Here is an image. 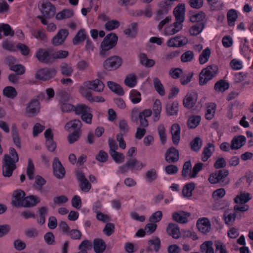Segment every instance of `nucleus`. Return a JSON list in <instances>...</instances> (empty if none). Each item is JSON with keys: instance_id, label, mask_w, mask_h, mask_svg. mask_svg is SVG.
Here are the masks:
<instances>
[{"instance_id": "f257e3e1", "label": "nucleus", "mask_w": 253, "mask_h": 253, "mask_svg": "<svg viewBox=\"0 0 253 253\" xmlns=\"http://www.w3.org/2000/svg\"><path fill=\"white\" fill-rule=\"evenodd\" d=\"M118 36L115 33L108 34L101 43L100 55L105 57L109 55V50L116 45L118 41Z\"/></svg>"}, {"instance_id": "f03ea898", "label": "nucleus", "mask_w": 253, "mask_h": 253, "mask_svg": "<svg viewBox=\"0 0 253 253\" xmlns=\"http://www.w3.org/2000/svg\"><path fill=\"white\" fill-rule=\"evenodd\" d=\"M218 73V68L212 65L204 68L199 74V84L203 85L211 80Z\"/></svg>"}, {"instance_id": "7ed1b4c3", "label": "nucleus", "mask_w": 253, "mask_h": 253, "mask_svg": "<svg viewBox=\"0 0 253 253\" xmlns=\"http://www.w3.org/2000/svg\"><path fill=\"white\" fill-rule=\"evenodd\" d=\"M43 94L42 93L37 96V98L31 100L27 104L25 109V113L28 117H33L40 112V103L38 98L43 97Z\"/></svg>"}, {"instance_id": "20e7f679", "label": "nucleus", "mask_w": 253, "mask_h": 253, "mask_svg": "<svg viewBox=\"0 0 253 253\" xmlns=\"http://www.w3.org/2000/svg\"><path fill=\"white\" fill-rule=\"evenodd\" d=\"M39 61L44 64L53 63L52 48H39L36 53Z\"/></svg>"}, {"instance_id": "39448f33", "label": "nucleus", "mask_w": 253, "mask_h": 253, "mask_svg": "<svg viewBox=\"0 0 253 253\" xmlns=\"http://www.w3.org/2000/svg\"><path fill=\"white\" fill-rule=\"evenodd\" d=\"M56 74V70L54 68H43L37 71L35 78L43 81L49 80L53 78Z\"/></svg>"}, {"instance_id": "423d86ee", "label": "nucleus", "mask_w": 253, "mask_h": 253, "mask_svg": "<svg viewBox=\"0 0 253 253\" xmlns=\"http://www.w3.org/2000/svg\"><path fill=\"white\" fill-rule=\"evenodd\" d=\"M8 154H5L2 162V175L5 177H10L12 176L13 171L16 169L15 164L10 162L8 160Z\"/></svg>"}, {"instance_id": "0eeeda50", "label": "nucleus", "mask_w": 253, "mask_h": 253, "mask_svg": "<svg viewBox=\"0 0 253 253\" xmlns=\"http://www.w3.org/2000/svg\"><path fill=\"white\" fill-rule=\"evenodd\" d=\"M122 63L121 57L114 56L107 58L103 63L104 68L108 71L114 70L118 68Z\"/></svg>"}, {"instance_id": "6e6552de", "label": "nucleus", "mask_w": 253, "mask_h": 253, "mask_svg": "<svg viewBox=\"0 0 253 253\" xmlns=\"http://www.w3.org/2000/svg\"><path fill=\"white\" fill-rule=\"evenodd\" d=\"M42 13L48 19L53 17L55 13V7L49 1H43L40 8Z\"/></svg>"}, {"instance_id": "1a4fd4ad", "label": "nucleus", "mask_w": 253, "mask_h": 253, "mask_svg": "<svg viewBox=\"0 0 253 253\" xmlns=\"http://www.w3.org/2000/svg\"><path fill=\"white\" fill-rule=\"evenodd\" d=\"M68 35L69 32L67 29H62L60 30L57 34L53 37L51 41L52 44L54 46H59L62 44Z\"/></svg>"}, {"instance_id": "9d476101", "label": "nucleus", "mask_w": 253, "mask_h": 253, "mask_svg": "<svg viewBox=\"0 0 253 253\" xmlns=\"http://www.w3.org/2000/svg\"><path fill=\"white\" fill-rule=\"evenodd\" d=\"M78 180L80 181L79 186L81 190L84 192H87L91 189V185L85 177L84 173L81 171L76 172Z\"/></svg>"}, {"instance_id": "9b49d317", "label": "nucleus", "mask_w": 253, "mask_h": 253, "mask_svg": "<svg viewBox=\"0 0 253 253\" xmlns=\"http://www.w3.org/2000/svg\"><path fill=\"white\" fill-rule=\"evenodd\" d=\"M54 175L58 179H62L65 176V170L57 158H55L53 162Z\"/></svg>"}, {"instance_id": "f8f14e48", "label": "nucleus", "mask_w": 253, "mask_h": 253, "mask_svg": "<svg viewBox=\"0 0 253 253\" xmlns=\"http://www.w3.org/2000/svg\"><path fill=\"white\" fill-rule=\"evenodd\" d=\"M165 156L167 162L175 163L179 160V151L174 147H171L167 150Z\"/></svg>"}, {"instance_id": "ddd939ff", "label": "nucleus", "mask_w": 253, "mask_h": 253, "mask_svg": "<svg viewBox=\"0 0 253 253\" xmlns=\"http://www.w3.org/2000/svg\"><path fill=\"white\" fill-rule=\"evenodd\" d=\"M84 85L87 89L93 90L95 91L101 92L103 90L104 84L102 81L98 79L93 81H86Z\"/></svg>"}, {"instance_id": "4468645a", "label": "nucleus", "mask_w": 253, "mask_h": 253, "mask_svg": "<svg viewBox=\"0 0 253 253\" xmlns=\"http://www.w3.org/2000/svg\"><path fill=\"white\" fill-rule=\"evenodd\" d=\"M185 12V4H178L173 10V14L175 18V22H177V23L182 24L184 21Z\"/></svg>"}, {"instance_id": "2eb2a0df", "label": "nucleus", "mask_w": 253, "mask_h": 253, "mask_svg": "<svg viewBox=\"0 0 253 253\" xmlns=\"http://www.w3.org/2000/svg\"><path fill=\"white\" fill-rule=\"evenodd\" d=\"M198 94L196 92L188 93L183 99V103L185 107L192 108L197 102Z\"/></svg>"}, {"instance_id": "dca6fc26", "label": "nucleus", "mask_w": 253, "mask_h": 253, "mask_svg": "<svg viewBox=\"0 0 253 253\" xmlns=\"http://www.w3.org/2000/svg\"><path fill=\"white\" fill-rule=\"evenodd\" d=\"M197 226L199 231L203 234H206L211 230V223L207 218H201L197 222Z\"/></svg>"}, {"instance_id": "f3484780", "label": "nucleus", "mask_w": 253, "mask_h": 253, "mask_svg": "<svg viewBox=\"0 0 253 253\" xmlns=\"http://www.w3.org/2000/svg\"><path fill=\"white\" fill-rule=\"evenodd\" d=\"M25 192L21 190H17L14 192L13 197L14 199L12 200V204L15 207H23V204L25 200Z\"/></svg>"}, {"instance_id": "a211bd4d", "label": "nucleus", "mask_w": 253, "mask_h": 253, "mask_svg": "<svg viewBox=\"0 0 253 253\" xmlns=\"http://www.w3.org/2000/svg\"><path fill=\"white\" fill-rule=\"evenodd\" d=\"M166 231L167 233L174 239H179L181 236L179 227L175 223H169L167 227Z\"/></svg>"}, {"instance_id": "6ab92c4d", "label": "nucleus", "mask_w": 253, "mask_h": 253, "mask_svg": "<svg viewBox=\"0 0 253 253\" xmlns=\"http://www.w3.org/2000/svg\"><path fill=\"white\" fill-rule=\"evenodd\" d=\"M190 214L188 212H186L183 211H179L178 212H175L173 213L172 217V219L180 223H185L187 222V217L189 216Z\"/></svg>"}, {"instance_id": "aec40b11", "label": "nucleus", "mask_w": 253, "mask_h": 253, "mask_svg": "<svg viewBox=\"0 0 253 253\" xmlns=\"http://www.w3.org/2000/svg\"><path fill=\"white\" fill-rule=\"evenodd\" d=\"M180 128L178 124H174L170 128V132L172 135V139L173 144L177 145L180 140Z\"/></svg>"}, {"instance_id": "412c9836", "label": "nucleus", "mask_w": 253, "mask_h": 253, "mask_svg": "<svg viewBox=\"0 0 253 253\" xmlns=\"http://www.w3.org/2000/svg\"><path fill=\"white\" fill-rule=\"evenodd\" d=\"M182 24L174 22L173 24H171L165 28L164 32L166 35H172L182 29Z\"/></svg>"}, {"instance_id": "4be33fe9", "label": "nucleus", "mask_w": 253, "mask_h": 253, "mask_svg": "<svg viewBox=\"0 0 253 253\" xmlns=\"http://www.w3.org/2000/svg\"><path fill=\"white\" fill-rule=\"evenodd\" d=\"M148 244L149 246L146 249V251L149 252L154 251L157 253L161 247L160 239L158 237H155L148 241Z\"/></svg>"}, {"instance_id": "5701e85b", "label": "nucleus", "mask_w": 253, "mask_h": 253, "mask_svg": "<svg viewBox=\"0 0 253 253\" xmlns=\"http://www.w3.org/2000/svg\"><path fill=\"white\" fill-rule=\"evenodd\" d=\"M246 137L243 135L235 136L232 140L231 148L232 150L241 148L246 143Z\"/></svg>"}, {"instance_id": "b1692460", "label": "nucleus", "mask_w": 253, "mask_h": 253, "mask_svg": "<svg viewBox=\"0 0 253 253\" xmlns=\"http://www.w3.org/2000/svg\"><path fill=\"white\" fill-rule=\"evenodd\" d=\"M82 126V124L79 120H74L68 122L65 127L68 131H79L81 132V128Z\"/></svg>"}, {"instance_id": "393cba45", "label": "nucleus", "mask_w": 253, "mask_h": 253, "mask_svg": "<svg viewBox=\"0 0 253 253\" xmlns=\"http://www.w3.org/2000/svg\"><path fill=\"white\" fill-rule=\"evenodd\" d=\"M41 201L40 198L36 196L30 195L25 198L23 207H32L35 206Z\"/></svg>"}, {"instance_id": "a878e982", "label": "nucleus", "mask_w": 253, "mask_h": 253, "mask_svg": "<svg viewBox=\"0 0 253 253\" xmlns=\"http://www.w3.org/2000/svg\"><path fill=\"white\" fill-rule=\"evenodd\" d=\"M153 111L154 113L153 120L157 122L160 118V114L162 111V105L160 100L156 99L153 106Z\"/></svg>"}, {"instance_id": "bb28decb", "label": "nucleus", "mask_w": 253, "mask_h": 253, "mask_svg": "<svg viewBox=\"0 0 253 253\" xmlns=\"http://www.w3.org/2000/svg\"><path fill=\"white\" fill-rule=\"evenodd\" d=\"M129 166V169L133 171L134 170H139L145 165L142 163L137 160L135 158H130L126 162Z\"/></svg>"}, {"instance_id": "cd10ccee", "label": "nucleus", "mask_w": 253, "mask_h": 253, "mask_svg": "<svg viewBox=\"0 0 253 253\" xmlns=\"http://www.w3.org/2000/svg\"><path fill=\"white\" fill-rule=\"evenodd\" d=\"M106 247V244L102 239H95L94 240L93 248L96 253H102Z\"/></svg>"}, {"instance_id": "c85d7f7f", "label": "nucleus", "mask_w": 253, "mask_h": 253, "mask_svg": "<svg viewBox=\"0 0 253 253\" xmlns=\"http://www.w3.org/2000/svg\"><path fill=\"white\" fill-rule=\"evenodd\" d=\"M61 73L66 77L71 76L73 73V69L71 65L66 62L62 63L60 65Z\"/></svg>"}, {"instance_id": "c756f323", "label": "nucleus", "mask_w": 253, "mask_h": 253, "mask_svg": "<svg viewBox=\"0 0 253 253\" xmlns=\"http://www.w3.org/2000/svg\"><path fill=\"white\" fill-rule=\"evenodd\" d=\"M107 85L110 89L116 94L119 95H123L125 93L123 88L115 82L109 81L107 82Z\"/></svg>"}, {"instance_id": "7c9ffc66", "label": "nucleus", "mask_w": 253, "mask_h": 253, "mask_svg": "<svg viewBox=\"0 0 253 253\" xmlns=\"http://www.w3.org/2000/svg\"><path fill=\"white\" fill-rule=\"evenodd\" d=\"M205 22L196 23L189 29V32L192 36H196L199 34L203 30L205 27Z\"/></svg>"}, {"instance_id": "2f4dec72", "label": "nucleus", "mask_w": 253, "mask_h": 253, "mask_svg": "<svg viewBox=\"0 0 253 253\" xmlns=\"http://www.w3.org/2000/svg\"><path fill=\"white\" fill-rule=\"evenodd\" d=\"M178 103L176 102L169 103L166 105V112L168 115L172 116L177 114Z\"/></svg>"}, {"instance_id": "473e14b6", "label": "nucleus", "mask_w": 253, "mask_h": 253, "mask_svg": "<svg viewBox=\"0 0 253 253\" xmlns=\"http://www.w3.org/2000/svg\"><path fill=\"white\" fill-rule=\"evenodd\" d=\"M201 121V116L199 115L192 116L190 117L187 122L188 127L190 128H195L199 124Z\"/></svg>"}, {"instance_id": "72a5a7b5", "label": "nucleus", "mask_w": 253, "mask_h": 253, "mask_svg": "<svg viewBox=\"0 0 253 253\" xmlns=\"http://www.w3.org/2000/svg\"><path fill=\"white\" fill-rule=\"evenodd\" d=\"M86 39L87 37L85 30L81 29L74 38L73 43L74 45H77L80 42H83Z\"/></svg>"}, {"instance_id": "f704fd0d", "label": "nucleus", "mask_w": 253, "mask_h": 253, "mask_svg": "<svg viewBox=\"0 0 253 253\" xmlns=\"http://www.w3.org/2000/svg\"><path fill=\"white\" fill-rule=\"evenodd\" d=\"M140 63L147 68L153 67L155 62L153 59H148L147 55L144 53H142L139 56Z\"/></svg>"}, {"instance_id": "c9c22d12", "label": "nucleus", "mask_w": 253, "mask_h": 253, "mask_svg": "<svg viewBox=\"0 0 253 253\" xmlns=\"http://www.w3.org/2000/svg\"><path fill=\"white\" fill-rule=\"evenodd\" d=\"M213 243L211 241H205L200 246L201 252L203 253H214Z\"/></svg>"}, {"instance_id": "e433bc0d", "label": "nucleus", "mask_w": 253, "mask_h": 253, "mask_svg": "<svg viewBox=\"0 0 253 253\" xmlns=\"http://www.w3.org/2000/svg\"><path fill=\"white\" fill-rule=\"evenodd\" d=\"M47 211L48 209L46 207H42L39 209V217L37 218V222L41 225L45 222V216L47 213Z\"/></svg>"}, {"instance_id": "4c0bfd02", "label": "nucleus", "mask_w": 253, "mask_h": 253, "mask_svg": "<svg viewBox=\"0 0 253 253\" xmlns=\"http://www.w3.org/2000/svg\"><path fill=\"white\" fill-rule=\"evenodd\" d=\"M153 84L156 91L161 96L165 95V90L160 80L157 77L153 79Z\"/></svg>"}, {"instance_id": "58836bf2", "label": "nucleus", "mask_w": 253, "mask_h": 253, "mask_svg": "<svg viewBox=\"0 0 253 253\" xmlns=\"http://www.w3.org/2000/svg\"><path fill=\"white\" fill-rule=\"evenodd\" d=\"M74 15V12L71 9H64L60 12H58L56 16L57 19L61 20L72 17Z\"/></svg>"}, {"instance_id": "ea45409f", "label": "nucleus", "mask_w": 253, "mask_h": 253, "mask_svg": "<svg viewBox=\"0 0 253 253\" xmlns=\"http://www.w3.org/2000/svg\"><path fill=\"white\" fill-rule=\"evenodd\" d=\"M251 199L250 194L248 193H241L239 195H237L234 199L235 203L237 204H245Z\"/></svg>"}, {"instance_id": "a19ab883", "label": "nucleus", "mask_w": 253, "mask_h": 253, "mask_svg": "<svg viewBox=\"0 0 253 253\" xmlns=\"http://www.w3.org/2000/svg\"><path fill=\"white\" fill-rule=\"evenodd\" d=\"M211 53V49L209 47H207L203 50L199 58L200 64H204L207 62L210 57Z\"/></svg>"}, {"instance_id": "79ce46f5", "label": "nucleus", "mask_w": 253, "mask_h": 253, "mask_svg": "<svg viewBox=\"0 0 253 253\" xmlns=\"http://www.w3.org/2000/svg\"><path fill=\"white\" fill-rule=\"evenodd\" d=\"M227 17L229 26H234L235 22L238 18L236 11L234 9H230L227 12Z\"/></svg>"}, {"instance_id": "37998d69", "label": "nucleus", "mask_w": 253, "mask_h": 253, "mask_svg": "<svg viewBox=\"0 0 253 253\" xmlns=\"http://www.w3.org/2000/svg\"><path fill=\"white\" fill-rule=\"evenodd\" d=\"M192 173V165L190 161H186L184 163L182 170V176L183 177L189 176L190 178V174Z\"/></svg>"}, {"instance_id": "c03bdc74", "label": "nucleus", "mask_w": 253, "mask_h": 253, "mask_svg": "<svg viewBox=\"0 0 253 253\" xmlns=\"http://www.w3.org/2000/svg\"><path fill=\"white\" fill-rule=\"evenodd\" d=\"M53 63L56 59H62L66 58L69 55V52L66 50H59L54 51L52 48Z\"/></svg>"}, {"instance_id": "a18cd8bd", "label": "nucleus", "mask_w": 253, "mask_h": 253, "mask_svg": "<svg viewBox=\"0 0 253 253\" xmlns=\"http://www.w3.org/2000/svg\"><path fill=\"white\" fill-rule=\"evenodd\" d=\"M17 91L15 88L11 86H6L3 90V94L8 98L13 99L17 95Z\"/></svg>"}, {"instance_id": "49530a36", "label": "nucleus", "mask_w": 253, "mask_h": 253, "mask_svg": "<svg viewBox=\"0 0 253 253\" xmlns=\"http://www.w3.org/2000/svg\"><path fill=\"white\" fill-rule=\"evenodd\" d=\"M209 182L211 184H215L221 180V170L216 171L212 173L208 178Z\"/></svg>"}, {"instance_id": "de8ad7c7", "label": "nucleus", "mask_w": 253, "mask_h": 253, "mask_svg": "<svg viewBox=\"0 0 253 253\" xmlns=\"http://www.w3.org/2000/svg\"><path fill=\"white\" fill-rule=\"evenodd\" d=\"M206 18V15L203 11H200L197 13L193 14L190 16V21L192 22H205L204 19Z\"/></svg>"}, {"instance_id": "09e8293b", "label": "nucleus", "mask_w": 253, "mask_h": 253, "mask_svg": "<svg viewBox=\"0 0 253 253\" xmlns=\"http://www.w3.org/2000/svg\"><path fill=\"white\" fill-rule=\"evenodd\" d=\"M124 83L125 84L129 87H134L137 83L136 77L134 74L127 75L125 80Z\"/></svg>"}, {"instance_id": "8fccbe9b", "label": "nucleus", "mask_w": 253, "mask_h": 253, "mask_svg": "<svg viewBox=\"0 0 253 253\" xmlns=\"http://www.w3.org/2000/svg\"><path fill=\"white\" fill-rule=\"evenodd\" d=\"M216 105L213 103H211L207 108V111L205 114L206 118L210 120L212 119L214 115L215 111Z\"/></svg>"}, {"instance_id": "3c124183", "label": "nucleus", "mask_w": 253, "mask_h": 253, "mask_svg": "<svg viewBox=\"0 0 253 253\" xmlns=\"http://www.w3.org/2000/svg\"><path fill=\"white\" fill-rule=\"evenodd\" d=\"M195 183L190 182L185 185L182 190L184 196L190 197L192 196V192L195 188Z\"/></svg>"}, {"instance_id": "603ef678", "label": "nucleus", "mask_w": 253, "mask_h": 253, "mask_svg": "<svg viewBox=\"0 0 253 253\" xmlns=\"http://www.w3.org/2000/svg\"><path fill=\"white\" fill-rule=\"evenodd\" d=\"M120 25L119 21L113 19L107 22L105 24V28L107 31H112L117 29Z\"/></svg>"}, {"instance_id": "864d4df0", "label": "nucleus", "mask_w": 253, "mask_h": 253, "mask_svg": "<svg viewBox=\"0 0 253 253\" xmlns=\"http://www.w3.org/2000/svg\"><path fill=\"white\" fill-rule=\"evenodd\" d=\"M171 4L172 2L170 0H165L162 1L159 4L160 9L159 10L163 12V13L167 14L170 9Z\"/></svg>"}, {"instance_id": "5fc2aeb1", "label": "nucleus", "mask_w": 253, "mask_h": 253, "mask_svg": "<svg viewBox=\"0 0 253 253\" xmlns=\"http://www.w3.org/2000/svg\"><path fill=\"white\" fill-rule=\"evenodd\" d=\"M129 98L133 104H137L141 100V94L136 90L133 89L130 92Z\"/></svg>"}, {"instance_id": "6e6d98bb", "label": "nucleus", "mask_w": 253, "mask_h": 253, "mask_svg": "<svg viewBox=\"0 0 253 253\" xmlns=\"http://www.w3.org/2000/svg\"><path fill=\"white\" fill-rule=\"evenodd\" d=\"M191 148L194 151H198L202 145V141L199 137H195L190 143Z\"/></svg>"}, {"instance_id": "4d7b16f0", "label": "nucleus", "mask_w": 253, "mask_h": 253, "mask_svg": "<svg viewBox=\"0 0 253 253\" xmlns=\"http://www.w3.org/2000/svg\"><path fill=\"white\" fill-rule=\"evenodd\" d=\"M46 183L45 180L42 176L37 175L35 178V183L33 185L34 189L38 190H41L42 187Z\"/></svg>"}, {"instance_id": "13d9d810", "label": "nucleus", "mask_w": 253, "mask_h": 253, "mask_svg": "<svg viewBox=\"0 0 253 253\" xmlns=\"http://www.w3.org/2000/svg\"><path fill=\"white\" fill-rule=\"evenodd\" d=\"M9 155H8V157L10 159L8 161L15 164L18 162L19 158L18 155L14 148L10 147L9 149Z\"/></svg>"}, {"instance_id": "bf43d9fd", "label": "nucleus", "mask_w": 253, "mask_h": 253, "mask_svg": "<svg viewBox=\"0 0 253 253\" xmlns=\"http://www.w3.org/2000/svg\"><path fill=\"white\" fill-rule=\"evenodd\" d=\"M213 146L212 144L208 143L207 147H205L202 153V160L203 162H206L210 157L211 155V151L210 150V148Z\"/></svg>"}, {"instance_id": "052dcab7", "label": "nucleus", "mask_w": 253, "mask_h": 253, "mask_svg": "<svg viewBox=\"0 0 253 253\" xmlns=\"http://www.w3.org/2000/svg\"><path fill=\"white\" fill-rule=\"evenodd\" d=\"M0 28L3 32L4 35L5 36H13L14 35V31L12 30L10 26L8 24H0Z\"/></svg>"}, {"instance_id": "680f3d73", "label": "nucleus", "mask_w": 253, "mask_h": 253, "mask_svg": "<svg viewBox=\"0 0 253 253\" xmlns=\"http://www.w3.org/2000/svg\"><path fill=\"white\" fill-rule=\"evenodd\" d=\"M65 99L63 97H62L60 99V101L62 103L61 105V109L63 112H68L72 111H74L75 107L71 104L64 102Z\"/></svg>"}, {"instance_id": "e2e57ef3", "label": "nucleus", "mask_w": 253, "mask_h": 253, "mask_svg": "<svg viewBox=\"0 0 253 253\" xmlns=\"http://www.w3.org/2000/svg\"><path fill=\"white\" fill-rule=\"evenodd\" d=\"M35 167L34 164L31 159H28V164L27 168V174L30 179L34 178V172Z\"/></svg>"}, {"instance_id": "0e129e2a", "label": "nucleus", "mask_w": 253, "mask_h": 253, "mask_svg": "<svg viewBox=\"0 0 253 253\" xmlns=\"http://www.w3.org/2000/svg\"><path fill=\"white\" fill-rule=\"evenodd\" d=\"M194 58V53L191 50H188L181 56V61L182 62H190Z\"/></svg>"}, {"instance_id": "69168bd1", "label": "nucleus", "mask_w": 253, "mask_h": 253, "mask_svg": "<svg viewBox=\"0 0 253 253\" xmlns=\"http://www.w3.org/2000/svg\"><path fill=\"white\" fill-rule=\"evenodd\" d=\"M115 230V225L112 223H107L103 230L104 233L107 236H111Z\"/></svg>"}, {"instance_id": "338daca9", "label": "nucleus", "mask_w": 253, "mask_h": 253, "mask_svg": "<svg viewBox=\"0 0 253 253\" xmlns=\"http://www.w3.org/2000/svg\"><path fill=\"white\" fill-rule=\"evenodd\" d=\"M163 216V213L161 211H158L153 213L149 218V221L151 222H159Z\"/></svg>"}, {"instance_id": "774afa93", "label": "nucleus", "mask_w": 253, "mask_h": 253, "mask_svg": "<svg viewBox=\"0 0 253 253\" xmlns=\"http://www.w3.org/2000/svg\"><path fill=\"white\" fill-rule=\"evenodd\" d=\"M108 154L103 150H100L98 154L95 156L96 160L101 163L106 162L108 160Z\"/></svg>"}]
</instances>
